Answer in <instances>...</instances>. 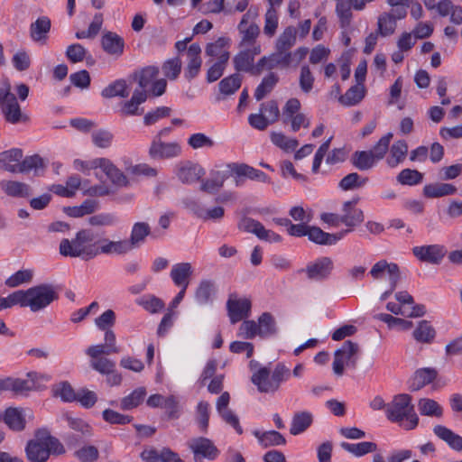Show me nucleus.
<instances>
[{
	"mask_svg": "<svg viewBox=\"0 0 462 462\" xmlns=\"http://www.w3.org/2000/svg\"><path fill=\"white\" fill-rule=\"evenodd\" d=\"M365 97V89L360 85L351 87L344 96L339 97V101L344 106H355Z\"/></svg>",
	"mask_w": 462,
	"mask_h": 462,
	"instance_id": "nucleus-56",
	"label": "nucleus"
},
{
	"mask_svg": "<svg viewBox=\"0 0 462 462\" xmlns=\"http://www.w3.org/2000/svg\"><path fill=\"white\" fill-rule=\"evenodd\" d=\"M90 366L101 374L106 375V383L110 386L119 385L122 375L116 370V363L110 358L90 359Z\"/></svg>",
	"mask_w": 462,
	"mask_h": 462,
	"instance_id": "nucleus-18",
	"label": "nucleus"
},
{
	"mask_svg": "<svg viewBox=\"0 0 462 462\" xmlns=\"http://www.w3.org/2000/svg\"><path fill=\"white\" fill-rule=\"evenodd\" d=\"M90 167L101 169L111 182L117 187H125L128 185L127 177L109 159H94L90 162Z\"/></svg>",
	"mask_w": 462,
	"mask_h": 462,
	"instance_id": "nucleus-15",
	"label": "nucleus"
},
{
	"mask_svg": "<svg viewBox=\"0 0 462 462\" xmlns=\"http://www.w3.org/2000/svg\"><path fill=\"white\" fill-rule=\"evenodd\" d=\"M151 232L150 226L145 222H137L135 223L131 230L130 238L127 239L132 249L138 247L141 244H143L147 236H149Z\"/></svg>",
	"mask_w": 462,
	"mask_h": 462,
	"instance_id": "nucleus-42",
	"label": "nucleus"
},
{
	"mask_svg": "<svg viewBox=\"0 0 462 462\" xmlns=\"http://www.w3.org/2000/svg\"><path fill=\"white\" fill-rule=\"evenodd\" d=\"M289 375V369L284 365L278 364L272 373L267 367L259 368L252 374L251 382L260 393H274Z\"/></svg>",
	"mask_w": 462,
	"mask_h": 462,
	"instance_id": "nucleus-5",
	"label": "nucleus"
},
{
	"mask_svg": "<svg viewBox=\"0 0 462 462\" xmlns=\"http://www.w3.org/2000/svg\"><path fill=\"white\" fill-rule=\"evenodd\" d=\"M242 76L239 73L224 78L218 83L219 92L225 96L233 95L241 87Z\"/></svg>",
	"mask_w": 462,
	"mask_h": 462,
	"instance_id": "nucleus-46",
	"label": "nucleus"
},
{
	"mask_svg": "<svg viewBox=\"0 0 462 462\" xmlns=\"http://www.w3.org/2000/svg\"><path fill=\"white\" fill-rule=\"evenodd\" d=\"M258 13L256 10L249 9L243 16L237 25L240 35L239 48L261 46L257 42L260 34V28L254 23Z\"/></svg>",
	"mask_w": 462,
	"mask_h": 462,
	"instance_id": "nucleus-7",
	"label": "nucleus"
},
{
	"mask_svg": "<svg viewBox=\"0 0 462 462\" xmlns=\"http://www.w3.org/2000/svg\"><path fill=\"white\" fill-rule=\"evenodd\" d=\"M239 227L248 233L254 234L259 239L269 243H279L282 241L280 235L266 229L263 224L251 217H244L239 223Z\"/></svg>",
	"mask_w": 462,
	"mask_h": 462,
	"instance_id": "nucleus-16",
	"label": "nucleus"
},
{
	"mask_svg": "<svg viewBox=\"0 0 462 462\" xmlns=\"http://www.w3.org/2000/svg\"><path fill=\"white\" fill-rule=\"evenodd\" d=\"M130 91L131 88L125 79H117L103 88L101 96L105 98L116 97L125 98L129 96Z\"/></svg>",
	"mask_w": 462,
	"mask_h": 462,
	"instance_id": "nucleus-38",
	"label": "nucleus"
},
{
	"mask_svg": "<svg viewBox=\"0 0 462 462\" xmlns=\"http://www.w3.org/2000/svg\"><path fill=\"white\" fill-rule=\"evenodd\" d=\"M422 180L423 174L417 170L404 169L397 175V181L402 185H417Z\"/></svg>",
	"mask_w": 462,
	"mask_h": 462,
	"instance_id": "nucleus-58",
	"label": "nucleus"
},
{
	"mask_svg": "<svg viewBox=\"0 0 462 462\" xmlns=\"http://www.w3.org/2000/svg\"><path fill=\"white\" fill-rule=\"evenodd\" d=\"M175 173L182 183L192 184L205 174V170L198 163L187 161L176 165Z\"/></svg>",
	"mask_w": 462,
	"mask_h": 462,
	"instance_id": "nucleus-22",
	"label": "nucleus"
},
{
	"mask_svg": "<svg viewBox=\"0 0 462 462\" xmlns=\"http://www.w3.org/2000/svg\"><path fill=\"white\" fill-rule=\"evenodd\" d=\"M418 409L420 413L424 416L440 418L443 415L442 407L433 399H420Z\"/></svg>",
	"mask_w": 462,
	"mask_h": 462,
	"instance_id": "nucleus-45",
	"label": "nucleus"
},
{
	"mask_svg": "<svg viewBox=\"0 0 462 462\" xmlns=\"http://www.w3.org/2000/svg\"><path fill=\"white\" fill-rule=\"evenodd\" d=\"M407 15V11L402 9H392L390 12H384L378 16L377 27L378 33L383 36L392 35L396 29L397 20H402Z\"/></svg>",
	"mask_w": 462,
	"mask_h": 462,
	"instance_id": "nucleus-19",
	"label": "nucleus"
},
{
	"mask_svg": "<svg viewBox=\"0 0 462 462\" xmlns=\"http://www.w3.org/2000/svg\"><path fill=\"white\" fill-rule=\"evenodd\" d=\"M180 145L176 143H164L160 137H153L149 148V155L153 160H164L177 157L180 154Z\"/></svg>",
	"mask_w": 462,
	"mask_h": 462,
	"instance_id": "nucleus-14",
	"label": "nucleus"
},
{
	"mask_svg": "<svg viewBox=\"0 0 462 462\" xmlns=\"http://www.w3.org/2000/svg\"><path fill=\"white\" fill-rule=\"evenodd\" d=\"M229 60H226V55H222L221 60H216L213 64L208 68L207 72V81L208 83H212L219 79L227 65Z\"/></svg>",
	"mask_w": 462,
	"mask_h": 462,
	"instance_id": "nucleus-62",
	"label": "nucleus"
},
{
	"mask_svg": "<svg viewBox=\"0 0 462 462\" xmlns=\"http://www.w3.org/2000/svg\"><path fill=\"white\" fill-rule=\"evenodd\" d=\"M102 48L111 55L120 56L124 51V40L118 34L108 32L102 36Z\"/></svg>",
	"mask_w": 462,
	"mask_h": 462,
	"instance_id": "nucleus-34",
	"label": "nucleus"
},
{
	"mask_svg": "<svg viewBox=\"0 0 462 462\" xmlns=\"http://www.w3.org/2000/svg\"><path fill=\"white\" fill-rule=\"evenodd\" d=\"M359 346L351 340H346L340 348L334 353L333 371L337 375H342L344 366L355 367L358 358Z\"/></svg>",
	"mask_w": 462,
	"mask_h": 462,
	"instance_id": "nucleus-8",
	"label": "nucleus"
},
{
	"mask_svg": "<svg viewBox=\"0 0 462 462\" xmlns=\"http://www.w3.org/2000/svg\"><path fill=\"white\" fill-rule=\"evenodd\" d=\"M333 270V262L329 257H320L314 263H309L305 269L308 279L312 281H324L328 278Z\"/></svg>",
	"mask_w": 462,
	"mask_h": 462,
	"instance_id": "nucleus-20",
	"label": "nucleus"
},
{
	"mask_svg": "<svg viewBox=\"0 0 462 462\" xmlns=\"http://www.w3.org/2000/svg\"><path fill=\"white\" fill-rule=\"evenodd\" d=\"M66 420L68 422L69 427L81 434L83 438H89L92 436V428L90 425L79 418H73L71 416L67 415Z\"/></svg>",
	"mask_w": 462,
	"mask_h": 462,
	"instance_id": "nucleus-63",
	"label": "nucleus"
},
{
	"mask_svg": "<svg viewBox=\"0 0 462 462\" xmlns=\"http://www.w3.org/2000/svg\"><path fill=\"white\" fill-rule=\"evenodd\" d=\"M97 249L99 254H116L123 255L131 252L133 249L127 239H120L117 241H112L108 238H98L97 239Z\"/></svg>",
	"mask_w": 462,
	"mask_h": 462,
	"instance_id": "nucleus-24",
	"label": "nucleus"
},
{
	"mask_svg": "<svg viewBox=\"0 0 462 462\" xmlns=\"http://www.w3.org/2000/svg\"><path fill=\"white\" fill-rule=\"evenodd\" d=\"M262 51L261 46L244 47L234 56V68L237 72H248L254 76L256 64H254L255 56Z\"/></svg>",
	"mask_w": 462,
	"mask_h": 462,
	"instance_id": "nucleus-12",
	"label": "nucleus"
},
{
	"mask_svg": "<svg viewBox=\"0 0 462 462\" xmlns=\"http://www.w3.org/2000/svg\"><path fill=\"white\" fill-rule=\"evenodd\" d=\"M353 165L360 171H367L377 162L370 151H356L352 155Z\"/></svg>",
	"mask_w": 462,
	"mask_h": 462,
	"instance_id": "nucleus-44",
	"label": "nucleus"
},
{
	"mask_svg": "<svg viewBox=\"0 0 462 462\" xmlns=\"http://www.w3.org/2000/svg\"><path fill=\"white\" fill-rule=\"evenodd\" d=\"M230 169L233 172L234 180L236 186L240 185L244 177H247L251 180H258L261 182H266L268 179L267 175L263 171L250 167L246 164L233 163L230 164Z\"/></svg>",
	"mask_w": 462,
	"mask_h": 462,
	"instance_id": "nucleus-25",
	"label": "nucleus"
},
{
	"mask_svg": "<svg viewBox=\"0 0 462 462\" xmlns=\"http://www.w3.org/2000/svg\"><path fill=\"white\" fill-rule=\"evenodd\" d=\"M456 191L457 188L449 183H432L423 188L424 196L430 199L452 195Z\"/></svg>",
	"mask_w": 462,
	"mask_h": 462,
	"instance_id": "nucleus-41",
	"label": "nucleus"
},
{
	"mask_svg": "<svg viewBox=\"0 0 462 462\" xmlns=\"http://www.w3.org/2000/svg\"><path fill=\"white\" fill-rule=\"evenodd\" d=\"M227 43V39L220 37L215 42L207 45L206 54L210 57H216L217 60H221L222 55L226 54V60H229L230 52L225 49Z\"/></svg>",
	"mask_w": 462,
	"mask_h": 462,
	"instance_id": "nucleus-53",
	"label": "nucleus"
},
{
	"mask_svg": "<svg viewBox=\"0 0 462 462\" xmlns=\"http://www.w3.org/2000/svg\"><path fill=\"white\" fill-rule=\"evenodd\" d=\"M147 91L143 89H134L130 100L125 101L121 108V113L125 116L139 115V106L146 101Z\"/></svg>",
	"mask_w": 462,
	"mask_h": 462,
	"instance_id": "nucleus-35",
	"label": "nucleus"
},
{
	"mask_svg": "<svg viewBox=\"0 0 462 462\" xmlns=\"http://www.w3.org/2000/svg\"><path fill=\"white\" fill-rule=\"evenodd\" d=\"M384 273L389 276L390 288L381 294L380 300L382 301L387 300L393 292L401 277L399 266L394 263H388L385 260H381L374 263L370 271L371 276L376 280L380 279Z\"/></svg>",
	"mask_w": 462,
	"mask_h": 462,
	"instance_id": "nucleus-9",
	"label": "nucleus"
},
{
	"mask_svg": "<svg viewBox=\"0 0 462 462\" xmlns=\"http://www.w3.org/2000/svg\"><path fill=\"white\" fill-rule=\"evenodd\" d=\"M105 344L92 345L86 349V355L90 359L107 358L106 356L117 354L120 348L116 346V334L112 329H106Z\"/></svg>",
	"mask_w": 462,
	"mask_h": 462,
	"instance_id": "nucleus-13",
	"label": "nucleus"
},
{
	"mask_svg": "<svg viewBox=\"0 0 462 462\" xmlns=\"http://www.w3.org/2000/svg\"><path fill=\"white\" fill-rule=\"evenodd\" d=\"M188 447L193 453L195 462H203V459L214 460L219 455V450L212 440L204 437L191 439Z\"/></svg>",
	"mask_w": 462,
	"mask_h": 462,
	"instance_id": "nucleus-11",
	"label": "nucleus"
},
{
	"mask_svg": "<svg viewBox=\"0 0 462 462\" xmlns=\"http://www.w3.org/2000/svg\"><path fill=\"white\" fill-rule=\"evenodd\" d=\"M437 376L438 371L435 368L425 367L418 369L410 380L409 389L411 392L419 391L433 382Z\"/></svg>",
	"mask_w": 462,
	"mask_h": 462,
	"instance_id": "nucleus-28",
	"label": "nucleus"
},
{
	"mask_svg": "<svg viewBox=\"0 0 462 462\" xmlns=\"http://www.w3.org/2000/svg\"><path fill=\"white\" fill-rule=\"evenodd\" d=\"M278 80V76L273 72L264 77L254 91L255 99L260 101L264 98L273 89Z\"/></svg>",
	"mask_w": 462,
	"mask_h": 462,
	"instance_id": "nucleus-49",
	"label": "nucleus"
},
{
	"mask_svg": "<svg viewBox=\"0 0 462 462\" xmlns=\"http://www.w3.org/2000/svg\"><path fill=\"white\" fill-rule=\"evenodd\" d=\"M411 401V396L407 393L393 396L386 406L387 419L392 422L398 423L406 430L415 429L419 423V417Z\"/></svg>",
	"mask_w": 462,
	"mask_h": 462,
	"instance_id": "nucleus-3",
	"label": "nucleus"
},
{
	"mask_svg": "<svg viewBox=\"0 0 462 462\" xmlns=\"http://www.w3.org/2000/svg\"><path fill=\"white\" fill-rule=\"evenodd\" d=\"M434 434L445 441L451 448L462 450V437L454 433L451 430L442 425H436L433 428Z\"/></svg>",
	"mask_w": 462,
	"mask_h": 462,
	"instance_id": "nucleus-36",
	"label": "nucleus"
},
{
	"mask_svg": "<svg viewBox=\"0 0 462 462\" xmlns=\"http://www.w3.org/2000/svg\"><path fill=\"white\" fill-rule=\"evenodd\" d=\"M359 198L344 202L342 206V214L340 215L341 223L349 227V232L364 221V212L356 206Z\"/></svg>",
	"mask_w": 462,
	"mask_h": 462,
	"instance_id": "nucleus-21",
	"label": "nucleus"
},
{
	"mask_svg": "<svg viewBox=\"0 0 462 462\" xmlns=\"http://www.w3.org/2000/svg\"><path fill=\"white\" fill-rule=\"evenodd\" d=\"M200 53L201 48L199 43H192L188 48L187 55L189 58V62L185 70V77L188 79H194L200 70L202 64Z\"/></svg>",
	"mask_w": 462,
	"mask_h": 462,
	"instance_id": "nucleus-30",
	"label": "nucleus"
},
{
	"mask_svg": "<svg viewBox=\"0 0 462 462\" xmlns=\"http://www.w3.org/2000/svg\"><path fill=\"white\" fill-rule=\"evenodd\" d=\"M0 188L7 196L14 198H28L32 194L30 186L24 182L4 180L0 181Z\"/></svg>",
	"mask_w": 462,
	"mask_h": 462,
	"instance_id": "nucleus-32",
	"label": "nucleus"
},
{
	"mask_svg": "<svg viewBox=\"0 0 462 462\" xmlns=\"http://www.w3.org/2000/svg\"><path fill=\"white\" fill-rule=\"evenodd\" d=\"M50 376L37 373H29L26 379L7 377L8 390L18 394H23L30 391H37L42 388L41 382H48Z\"/></svg>",
	"mask_w": 462,
	"mask_h": 462,
	"instance_id": "nucleus-10",
	"label": "nucleus"
},
{
	"mask_svg": "<svg viewBox=\"0 0 462 462\" xmlns=\"http://www.w3.org/2000/svg\"><path fill=\"white\" fill-rule=\"evenodd\" d=\"M230 177H233V172L229 164L226 170L213 172L210 179L203 180L200 189L204 192L214 194L220 189L225 180Z\"/></svg>",
	"mask_w": 462,
	"mask_h": 462,
	"instance_id": "nucleus-27",
	"label": "nucleus"
},
{
	"mask_svg": "<svg viewBox=\"0 0 462 462\" xmlns=\"http://www.w3.org/2000/svg\"><path fill=\"white\" fill-rule=\"evenodd\" d=\"M435 335V329L427 320L420 321L417 328L413 331L415 340L421 343H430Z\"/></svg>",
	"mask_w": 462,
	"mask_h": 462,
	"instance_id": "nucleus-50",
	"label": "nucleus"
},
{
	"mask_svg": "<svg viewBox=\"0 0 462 462\" xmlns=\"http://www.w3.org/2000/svg\"><path fill=\"white\" fill-rule=\"evenodd\" d=\"M255 435L258 438L260 444L264 448L271 446H282L286 443L285 438L276 430H269L262 434L256 433Z\"/></svg>",
	"mask_w": 462,
	"mask_h": 462,
	"instance_id": "nucleus-54",
	"label": "nucleus"
},
{
	"mask_svg": "<svg viewBox=\"0 0 462 462\" xmlns=\"http://www.w3.org/2000/svg\"><path fill=\"white\" fill-rule=\"evenodd\" d=\"M3 420L12 430L22 431L26 425L24 410L17 407L7 408L3 414Z\"/></svg>",
	"mask_w": 462,
	"mask_h": 462,
	"instance_id": "nucleus-29",
	"label": "nucleus"
},
{
	"mask_svg": "<svg viewBox=\"0 0 462 462\" xmlns=\"http://www.w3.org/2000/svg\"><path fill=\"white\" fill-rule=\"evenodd\" d=\"M297 30L293 26H288L280 34L276 41L275 49L281 51H290V49L296 42Z\"/></svg>",
	"mask_w": 462,
	"mask_h": 462,
	"instance_id": "nucleus-48",
	"label": "nucleus"
},
{
	"mask_svg": "<svg viewBox=\"0 0 462 462\" xmlns=\"http://www.w3.org/2000/svg\"><path fill=\"white\" fill-rule=\"evenodd\" d=\"M53 395L60 397L63 402H73L77 400L78 394L69 382H61L56 384L53 389Z\"/></svg>",
	"mask_w": 462,
	"mask_h": 462,
	"instance_id": "nucleus-59",
	"label": "nucleus"
},
{
	"mask_svg": "<svg viewBox=\"0 0 462 462\" xmlns=\"http://www.w3.org/2000/svg\"><path fill=\"white\" fill-rule=\"evenodd\" d=\"M271 140L273 144L285 152L294 151L299 145L296 139L290 138L282 133H273L271 134Z\"/></svg>",
	"mask_w": 462,
	"mask_h": 462,
	"instance_id": "nucleus-61",
	"label": "nucleus"
},
{
	"mask_svg": "<svg viewBox=\"0 0 462 462\" xmlns=\"http://www.w3.org/2000/svg\"><path fill=\"white\" fill-rule=\"evenodd\" d=\"M340 446L344 450L357 457L377 450L376 443L371 441H363L359 443L342 442Z\"/></svg>",
	"mask_w": 462,
	"mask_h": 462,
	"instance_id": "nucleus-40",
	"label": "nucleus"
},
{
	"mask_svg": "<svg viewBox=\"0 0 462 462\" xmlns=\"http://www.w3.org/2000/svg\"><path fill=\"white\" fill-rule=\"evenodd\" d=\"M313 422V416L309 411L296 412L291 420L290 433L299 435L304 432Z\"/></svg>",
	"mask_w": 462,
	"mask_h": 462,
	"instance_id": "nucleus-39",
	"label": "nucleus"
},
{
	"mask_svg": "<svg viewBox=\"0 0 462 462\" xmlns=\"http://www.w3.org/2000/svg\"><path fill=\"white\" fill-rule=\"evenodd\" d=\"M51 30V20L46 16L39 17L30 26L31 38L37 42H44Z\"/></svg>",
	"mask_w": 462,
	"mask_h": 462,
	"instance_id": "nucleus-37",
	"label": "nucleus"
},
{
	"mask_svg": "<svg viewBox=\"0 0 462 462\" xmlns=\"http://www.w3.org/2000/svg\"><path fill=\"white\" fill-rule=\"evenodd\" d=\"M17 304L29 307L33 312L39 311L58 299V294L51 284H41L26 291H16Z\"/></svg>",
	"mask_w": 462,
	"mask_h": 462,
	"instance_id": "nucleus-4",
	"label": "nucleus"
},
{
	"mask_svg": "<svg viewBox=\"0 0 462 462\" xmlns=\"http://www.w3.org/2000/svg\"><path fill=\"white\" fill-rule=\"evenodd\" d=\"M192 273V266L189 263H180L172 266L170 275L175 285L188 287Z\"/></svg>",
	"mask_w": 462,
	"mask_h": 462,
	"instance_id": "nucleus-33",
	"label": "nucleus"
},
{
	"mask_svg": "<svg viewBox=\"0 0 462 462\" xmlns=\"http://www.w3.org/2000/svg\"><path fill=\"white\" fill-rule=\"evenodd\" d=\"M347 233H349V230H341L336 234H329L324 232L319 227L310 226L308 237L316 244L332 245L341 240Z\"/></svg>",
	"mask_w": 462,
	"mask_h": 462,
	"instance_id": "nucleus-26",
	"label": "nucleus"
},
{
	"mask_svg": "<svg viewBox=\"0 0 462 462\" xmlns=\"http://www.w3.org/2000/svg\"><path fill=\"white\" fill-rule=\"evenodd\" d=\"M64 453L65 448L60 441L46 430H37L35 439H30L25 447L26 458L30 462H46L51 454Z\"/></svg>",
	"mask_w": 462,
	"mask_h": 462,
	"instance_id": "nucleus-2",
	"label": "nucleus"
},
{
	"mask_svg": "<svg viewBox=\"0 0 462 462\" xmlns=\"http://www.w3.org/2000/svg\"><path fill=\"white\" fill-rule=\"evenodd\" d=\"M228 317L232 324H236L250 315L251 301L246 299H238L236 295L231 294L226 301Z\"/></svg>",
	"mask_w": 462,
	"mask_h": 462,
	"instance_id": "nucleus-17",
	"label": "nucleus"
},
{
	"mask_svg": "<svg viewBox=\"0 0 462 462\" xmlns=\"http://www.w3.org/2000/svg\"><path fill=\"white\" fill-rule=\"evenodd\" d=\"M159 74L158 68L148 66L138 72H134L133 79L137 81L139 88L137 89L146 90Z\"/></svg>",
	"mask_w": 462,
	"mask_h": 462,
	"instance_id": "nucleus-43",
	"label": "nucleus"
},
{
	"mask_svg": "<svg viewBox=\"0 0 462 462\" xmlns=\"http://www.w3.org/2000/svg\"><path fill=\"white\" fill-rule=\"evenodd\" d=\"M0 109L5 120L11 124L27 121L23 115L16 97L12 93V87L8 79L3 80L0 86Z\"/></svg>",
	"mask_w": 462,
	"mask_h": 462,
	"instance_id": "nucleus-6",
	"label": "nucleus"
},
{
	"mask_svg": "<svg viewBox=\"0 0 462 462\" xmlns=\"http://www.w3.org/2000/svg\"><path fill=\"white\" fill-rule=\"evenodd\" d=\"M209 407V403L205 401H200L196 407L195 420L203 432H206L208 428Z\"/></svg>",
	"mask_w": 462,
	"mask_h": 462,
	"instance_id": "nucleus-55",
	"label": "nucleus"
},
{
	"mask_svg": "<svg viewBox=\"0 0 462 462\" xmlns=\"http://www.w3.org/2000/svg\"><path fill=\"white\" fill-rule=\"evenodd\" d=\"M408 152V145L405 141H397L391 147V156L387 159L390 167H396L402 162Z\"/></svg>",
	"mask_w": 462,
	"mask_h": 462,
	"instance_id": "nucleus-51",
	"label": "nucleus"
},
{
	"mask_svg": "<svg viewBox=\"0 0 462 462\" xmlns=\"http://www.w3.org/2000/svg\"><path fill=\"white\" fill-rule=\"evenodd\" d=\"M437 12L441 17L449 15L452 23L462 24V6L455 5L451 0H440L437 3Z\"/></svg>",
	"mask_w": 462,
	"mask_h": 462,
	"instance_id": "nucleus-31",
	"label": "nucleus"
},
{
	"mask_svg": "<svg viewBox=\"0 0 462 462\" xmlns=\"http://www.w3.org/2000/svg\"><path fill=\"white\" fill-rule=\"evenodd\" d=\"M214 291V283L208 280H203L199 282L196 290L195 300L198 303L204 305L210 301Z\"/></svg>",
	"mask_w": 462,
	"mask_h": 462,
	"instance_id": "nucleus-57",
	"label": "nucleus"
},
{
	"mask_svg": "<svg viewBox=\"0 0 462 462\" xmlns=\"http://www.w3.org/2000/svg\"><path fill=\"white\" fill-rule=\"evenodd\" d=\"M44 166L43 160L39 155L28 156L19 163V172L26 173L34 171L38 174L39 171L43 170Z\"/></svg>",
	"mask_w": 462,
	"mask_h": 462,
	"instance_id": "nucleus-60",
	"label": "nucleus"
},
{
	"mask_svg": "<svg viewBox=\"0 0 462 462\" xmlns=\"http://www.w3.org/2000/svg\"><path fill=\"white\" fill-rule=\"evenodd\" d=\"M256 323L259 328V337H267L276 333V322L271 313L263 312Z\"/></svg>",
	"mask_w": 462,
	"mask_h": 462,
	"instance_id": "nucleus-47",
	"label": "nucleus"
},
{
	"mask_svg": "<svg viewBox=\"0 0 462 462\" xmlns=\"http://www.w3.org/2000/svg\"><path fill=\"white\" fill-rule=\"evenodd\" d=\"M91 138L97 147L105 149L110 147L114 135L107 130L99 129L92 133Z\"/></svg>",
	"mask_w": 462,
	"mask_h": 462,
	"instance_id": "nucleus-64",
	"label": "nucleus"
},
{
	"mask_svg": "<svg viewBox=\"0 0 462 462\" xmlns=\"http://www.w3.org/2000/svg\"><path fill=\"white\" fill-rule=\"evenodd\" d=\"M97 234L91 229H81L75 238H64L60 244V254L63 256L90 260L98 255Z\"/></svg>",
	"mask_w": 462,
	"mask_h": 462,
	"instance_id": "nucleus-1",
	"label": "nucleus"
},
{
	"mask_svg": "<svg viewBox=\"0 0 462 462\" xmlns=\"http://www.w3.org/2000/svg\"><path fill=\"white\" fill-rule=\"evenodd\" d=\"M412 253L421 262L438 264L445 256L446 250L443 245H430L415 246L412 249Z\"/></svg>",
	"mask_w": 462,
	"mask_h": 462,
	"instance_id": "nucleus-23",
	"label": "nucleus"
},
{
	"mask_svg": "<svg viewBox=\"0 0 462 462\" xmlns=\"http://www.w3.org/2000/svg\"><path fill=\"white\" fill-rule=\"evenodd\" d=\"M146 395L144 387H139L134 390L129 395L121 400L120 407L123 410H131L137 407Z\"/></svg>",
	"mask_w": 462,
	"mask_h": 462,
	"instance_id": "nucleus-52",
	"label": "nucleus"
}]
</instances>
